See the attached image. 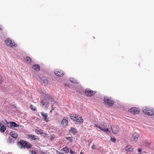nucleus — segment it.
Wrapping results in <instances>:
<instances>
[{"mask_svg":"<svg viewBox=\"0 0 154 154\" xmlns=\"http://www.w3.org/2000/svg\"><path fill=\"white\" fill-rule=\"evenodd\" d=\"M142 149L140 148L138 150V152H141L142 151Z\"/></svg>","mask_w":154,"mask_h":154,"instance_id":"36","label":"nucleus"},{"mask_svg":"<svg viewBox=\"0 0 154 154\" xmlns=\"http://www.w3.org/2000/svg\"><path fill=\"white\" fill-rule=\"evenodd\" d=\"M56 75L58 76H61L63 75V73L60 71L55 70L54 72Z\"/></svg>","mask_w":154,"mask_h":154,"instance_id":"13","label":"nucleus"},{"mask_svg":"<svg viewBox=\"0 0 154 154\" xmlns=\"http://www.w3.org/2000/svg\"><path fill=\"white\" fill-rule=\"evenodd\" d=\"M69 152L71 154H73L75 153V152L71 149H70Z\"/></svg>","mask_w":154,"mask_h":154,"instance_id":"33","label":"nucleus"},{"mask_svg":"<svg viewBox=\"0 0 154 154\" xmlns=\"http://www.w3.org/2000/svg\"><path fill=\"white\" fill-rule=\"evenodd\" d=\"M18 144L19 147L21 148H30L31 147V145L29 143H27L24 140H21L18 142Z\"/></svg>","mask_w":154,"mask_h":154,"instance_id":"3","label":"nucleus"},{"mask_svg":"<svg viewBox=\"0 0 154 154\" xmlns=\"http://www.w3.org/2000/svg\"><path fill=\"white\" fill-rule=\"evenodd\" d=\"M5 43L8 46L11 47H16L17 46V44L15 43L14 42H13L12 40L9 38L5 40Z\"/></svg>","mask_w":154,"mask_h":154,"instance_id":"6","label":"nucleus"},{"mask_svg":"<svg viewBox=\"0 0 154 154\" xmlns=\"http://www.w3.org/2000/svg\"><path fill=\"white\" fill-rule=\"evenodd\" d=\"M41 82L43 83H44V85H45L47 84V80L46 79H45L44 77H41Z\"/></svg>","mask_w":154,"mask_h":154,"instance_id":"20","label":"nucleus"},{"mask_svg":"<svg viewBox=\"0 0 154 154\" xmlns=\"http://www.w3.org/2000/svg\"><path fill=\"white\" fill-rule=\"evenodd\" d=\"M66 138L68 140H69L70 142H72L73 140L72 137H66Z\"/></svg>","mask_w":154,"mask_h":154,"instance_id":"29","label":"nucleus"},{"mask_svg":"<svg viewBox=\"0 0 154 154\" xmlns=\"http://www.w3.org/2000/svg\"><path fill=\"white\" fill-rule=\"evenodd\" d=\"M3 80V79H2V78L0 75V83H1L2 82Z\"/></svg>","mask_w":154,"mask_h":154,"instance_id":"35","label":"nucleus"},{"mask_svg":"<svg viewBox=\"0 0 154 154\" xmlns=\"http://www.w3.org/2000/svg\"><path fill=\"white\" fill-rule=\"evenodd\" d=\"M70 133H71L74 135H75L77 133V130L75 128L71 127L69 131Z\"/></svg>","mask_w":154,"mask_h":154,"instance_id":"14","label":"nucleus"},{"mask_svg":"<svg viewBox=\"0 0 154 154\" xmlns=\"http://www.w3.org/2000/svg\"><path fill=\"white\" fill-rule=\"evenodd\" d=\"M29 138L31 139V140H38L39 138L37 136L34 135H30L28 136Z\"/></svg>","mask_w":154,"mask_h":154,"instance_id":"16","label":"nucleus"},{"mask_svg":"<svg viewBox=\"0 0 154 154\" xmlns=\"http://www.w3.org/2000/svg\"><path fill=\"white\" fill-rule=\"evenodd\" d=\"M19 126V125L17 124L14 122H11L9 125V127L12 129L14 128L17 127Z\"/></svg>","mask_w":154,"mask_h":154,"instance_id":"12","label":"nucleus"},{"mask_svg":"<svg viewBox=\"0 0 154 154\" xmlns=\"http://www.w3.org/2000/svg\"><path fill=\"white\" fill-rule=\"evenodd\" d=\"M41 105L45 108H48L49 106L48 103L45 99H42L41 102Z\"/></svg>","mask_w":154,"mask_h":154,"instance_id":"11","label":"nucleus"},{"mask_svg":"<svg viewBox=\"0 0 154 154\" xmlns=\"http://www.w3.org/2000/svg\"><path fill=\"white\" fill-rule=\"evenodd\" d=\"M143 112L146 115L152 116L154 115V110L152 109H150L144 107L143 109Z\"/></svg>","mask_w":154,"mask_h":154,"instance_id":"5","label":"nucleus"},{"mask_svg":"<svg viewBox=\"0 0 154 154\" xmlns=\"http://www.w3.org/2000/svg\"><path fill=\"white\" fill-rule=\"evenodd\" d=\"M125 150L127 151H132V149L131 146L128 145L126 147Z\"/></svg>","mask_w":154,"mask_h":154,"instance_id":"24","label":"nucleus"},{"mask_svg":"<svg viewBox=\"0 0 154 154\" xmlns=\"http://www.w3.org/2000/svg\"><path fill=\"white\" fill-rule=\"evenodd\" d=\"M91 148L93 149H95L96 148L95 146L94 145H93L91 147Z\"/></svg>","mask_w":154,"mask_h":154,"instance_id":"34","label":"nucleus"},{"mask_svg":"<svg viewBox=\"0 0 154 154\" xmlns=\"http://www.w3.org/2000/svg\"><path fill=\"white\" fill-rule=\"evenodd\" d=\"M67 120L66 119H63L61 121V125L65 127L67 125Z\"/></svg>","mask_w":154,"mask_h":154,"instance_id":"17","label":"nucleus"},{"mask_svg":"<svg viewBox=\"0 0 154 154\" xmlns=\"http://www.w3.org/2000/svg\"><path fill=\"white\" fill-rule=\"evenodd\" d=\"M11 136L14 138H16L18 137L17 133L15 131H12L11 133Z\"/></svg>","mask_w":154,"mask_h":154,"instance_id":"18","label":"nucleus"},{"mask_svg":"<svg viewBox=\"0 0 154 154\" xmlns=\"http://www.w3.org/2000/svg\"><path fill=\"white\" fill-rule=\"evenodd\" d=\"M0 29H1H1H1V28H0Z\"/></svg>","mask_w":154,"mask_h":154,"instance_id":"42","label":"nucleus"},{"mask_svg":"<svg viewBox=\"0 0 154 154\" xmlns=\"http://www.w3.org/2000/svg\"><path fill=\"white\" fill-rule=\"evenodd\" d=\"M54 109V108H53V106L52 105V109H51V110L50 111V112H51V111L52 110H53Z\"/></svg>","mask_w":154,"mask_h":154,"instance_id":"37","label":"nucleus"},{"mask_svg":"<svg viewBox=\"0 0 154 154\" xmlns=\"http://www.w3.org/2000/svg\"><path fill=\"white\" fill-rule=\"evenodd\" d=\"M129 111L133 114H137L139 112V110L137 108L133 107L130 109Z\"/></svg>","mask_w":154,"mask_h":154,"instance_id":"10","label":"nucleus"},{"mask_svg":"<svg viewBox=\"0 0 154 154\" xmlns=\"http://www.w3.org/2000/svg\"><path fill=\"white\" fill-rule=\"evenodd\" d=\"M33 68L34 69V70H37V71H38L40 70V67L39 65L37 64H35V65H33Z\"/></svg>","mask_w":154,"mask_h":154,"instance_id":"22","label":"nucleus"},{"mask_svg":"<svg viewBox=\"0 0 154 154\" xmlns=\"http://www.w3.org/2000/svg\"><path fill=\"white\" fill-rule=\"evenodd\" d=\"M44 97L45 98L48 99L49 100H50L51 102H52L54 101V100L50 97V96L49 94H45Z\"/></svg>","mask_w":154,"mask_h":154,"instance_id":"19","label":"nucleus"},{"mask_svg":"<svg viewBox=\"0 0 154 154\" xmlns=\"http://www.w3.org/2000/svg\"><path fill=\"white\" fill-rule=\"evenodd\" d=\"M30 153L31 154H36V152L35 151H30Z\"/></svg>","mask_w":154,"mask_h":154,"instance_id":"32","label":"nucleus"},{"mask_svg":"<svg viewBox=\"0 0 154 154\" xmlns=\"http://www.w3.org/2000/svg\"><path fill=\"white\" fill-rule=\"evenodd\" d=\"M110 140H111V141L114 143H115L116 141V139L115 137H114V138L111 137V138Z\"/></svg>","mask_w":154,"mask_h":154,"instance_id":"30","label":"nucleus"},{"mask_svg":"<svg viewBox=\"0 0 154 154\" xmlns=\"http://www.w3.org/2000/svg\"><path fill=\"white\" fill-rule=\"evenodd\" d=\"M0 131L1 132H3L6 130V128L4 125H2L1 126L0 125Z\"/></svg>","mask_w":154,"mask_h":154,"instance_id":"23","label":"nucleus"},{"mask_svg":"<svg viewBox=\"0 0 154 154\" xmlns=\"http://www.w3.org/2000/svg\"><path fill=\"white\" fill-rule=\"evenodd\" d=\"M60 154H64L63 153L61 152L60 153Z\"/></svg>","mask_w":154,"mask_h":154,"instance_id":"39","label":"nucleus"},{"mask_svg":"<svg viewBox=\"0 0 154 154\" xmlns=\"http://www.w3.org/2000/svg\"><path fill=\"white\" fill-rule=\"evenodd\" d=\"M65 85L66 86H68L69 85V84H65Z\"/></svg>","mask_w":154,"mask_h":154,"instance_id":"38","label":"nucleus"},{"mask_svg":"<svg viewBox=\"0 0 154 154\" xmlns=\"http://www.w3.org/2000/svg\"><path fill=\"white\" fill-rule=\"evenodd\" d=\"M70 118L71 119L74 121H76L79 123H82L83 120L81 116H78V115L71 114L70 116Z\"/></svg>","mask_w":154,"mask_h":154,"instance_id":"2","label":"nucleus"},{"mask_svg":"<svg viewBox=\"0 0 154 154\" xmlns=\"http://www.w3.org/2000/svg\"><path fill=\"white\" fill-rule=\"evenodd\" d=\"M103 101L105 105L108 106H112L114 103V101L112 99L107 97H104Z\"/></svg>","mask_w":154,"mask_h":154,"instance_id":"4","label":"nucleus"},{"mask_svg":"<svg viewBox=\"0 0 154 154\" xmlns=\"http://www.w3.org/2000/svg\"><path fill=\"white\" fill-rule=\"evenodd\" d=\"M70 81L74 83H78V81L73 78H71L69 79Z\"/></svg>","mask_w":154,"mask_h":154,"instance_id":"25","label":"nucleus"},{"mask_svg":"<svg viewBox=\"0 0 154 154\" xmlns=\"http://www.w3.org/2000/svg\"><path fill=\"white\" fill-rule=\"evenodd\" d=\"M85 93L87 96H90L95 94L96 92L91 90L90 89H87L85 90Z\"/></svg>","mask_w":154,"mask_h":154,"instance_id":"9","label":"nucleus"},{"mask_svg":"<svg viewBox=\"0 0 154 154\" xmlns=\"http://www.w3.org/2000/svg\"><path fill=\"white\" fill-rule=\"evenodd\" d=\"M25 60L27 62L29 63H30L31 62V59L28 57H26L25 58Z\"/></svg>","mask_w":154,"mask_h":154,"instance_id":"26","label":"nucleus"},{"mask_svg":"<svg viewBox=\"0 0 154 154\" xmlns=\"http://www.w3.org/2000/svg\"><path fill=\"white\" fill-rule=\"evenodd\" d=\"M35 131L37 134H42L43 133L42 131L38 128L35 129Z\"/></svg>","mask_w":154,"mask_h":154,"instance_id":"21","label":"nucleus"},{"mask_svg":"<svg viewBox=\"0 0 154 154\" xmlns=\"http://www.w3.org/2000/svg\"><path fill=\"white\" fill-rule=\"evenodd\" d=\"M119 127L116 125H112L111 126V130L114 134H117L119 131Z\"/></svg>","mask_w":154,"mask_h":154,"instance_id":"7","label":"nucleus"},{"mask_svg":"<svg viewBox=\"0 0 154 154\" xmlns=\"http://www.w3.org/2000/svg\"><path fill=\"white\" fill-rule=\"evenodd\" d=\"M82 154V152H81L80 153V154Z\"/></svg>","mask_w":154,"mask_h":154,"instance_id":"40","label":"nucleus"},{"mask_svg":"<svg viewBox=\"0 0 154 154\" xmlns=\"http://www.w3.org/2000/svg\"><path fill=\"white\" fill-rule=\"evenodd\" d=\"M140 154H142L141 153H140Z\"/></svg>","mask_w":154,"mask_h":154,"instance_id":"41","label":"nucleus"},{"mask_svg":"<svg viewBox=\"0 0 154 154\" xmlns=\"http://www.w3.org/2000/svg\"><path fill=\"white\" fill-rule=\"evenodd\" d=\"M41 113L43 117L44 118L45 121L48 122L49 121L48 119L47 118L48 117V114L47 113L42 112H41Z\"/></svg>","mask_w":154,"mask_h":154,"instance_id":"15","label":"nucleus"},{"mask_svg":"<svg viewBox=\"0 0 154 154\" xmlns=\"http://www.w3.org/2000/svg\"><path fill=\"white\" fill-rule=\"evenodd\" d=\"M139 134L137 132H134L133 134L131 137V140L132 141L136 142L138 140V138L139 137Z\"/></svg>","mask_w":154,"mask_h":154,"instance_id":"8","label":"nucleus"},{"mask_svg":"<svg viewBox=\"0 0 154 154\" xmlns=\"http://www.w3.org/2000/svg\"><path fill=\"white\" fill-rule=\"evenodd\" d=\"M62 150L63 151L65 152L66 153H68L69 152V149L68 147H65L63 148Z\"/></svg>","mask_w":154,"mask_h":154,"instance_id":"27","label":"nucleus"},{"mask_svg":"<svg viewBox=\"0 0 154 154\" xmlns=\"http://www.w3.org/2000/svg\"><path fill=\"white\" fill-rule=\"evenodd\" d=\"M29 107L30 109L32 110L35 111L36 109L35 106H33V105L31 104L30 105Z\"/></svg>","mask_w":154,"mask_h":154,"instance_id":"28","label":"nucleus"},{"mask_svg":"<svg viewBox=\"0 0 154 154\" xmlns=\"http://www.w3.org/2000/svg\"><path fill=\"white\" fill-rule=\"evenodd\" d=\"M95 126L97 128H99L103 131L106 133L108 132H110L109 129H110V128L109 127V125L108 123L104 122H103L101 121L100 124H94Z\"/></svg>","mask_w":154,"mask_h":154,"instance_id":"1","label":"nucleus"},{"mask_svg":"<svg viewBox=\"0 0 154 154\" xmlns=\"http://www.w3.org/2000/svg\"><path fill=\"white\" fill-rule=\"evenodd\" d=\"M8 141H9L10 142H13L14 140L11 138L9 137L8 139Z\"/></svg>","mask_w":154,"mask_h":154,"instance_id":"31","label":"nucleus"}]
</instances>
